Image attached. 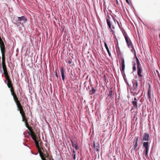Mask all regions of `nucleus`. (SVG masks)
<instances>
[{"instance_id": "nucleus-22", "label": "nucleus", "mask_w": 160, "mask_h": 160, "mask_svg": "<svg viewBox=\"0 0 160 160\" xmlns=\"http://www.w3.org/2000/svg\"><path fill=\"white\" fill-rule=\"evenodd\" d=\"M138 141V137H137L136 138V141L135 144L134 145V148H136L137 147Z\"/></svg>"}, {"instance_id": "nucleus-35", "label": "nucleus", "mask_w": 160, "mask_h": 160, "mask_svg": "<svg viewBox=\"0 0 160 160\" xmlns=\"http://www.w3.org/2000/svg\"><path fill=\"white\" fill-rule=\"evenodd\" d=\"M126 1V2L128 3L129 4V2L128 0H125Z\"/></svg>"}, {"instance_id": "nucleus-33", "label": "nucleus", "mask_w": 160, "mask_h": 160, "mask_svg": "<svg viewBox=\"0 0 160 160\" xmlns=\"http://www.w3.org/2000/svg\"><path fill=\"white\" fill-rule=\"evenodd\" d=\"M107 52L108 53L109 56H111V53L109 51H109H107Z\"/></svg>"}, {"instance_id": "nucleus-20", "label": "nucleus", "mask_w": 160, "mask_h": 160, "mask_svg": "<svg viewBox=\"0 0 160 160\" xmlns=\"http://www.w3.org/2000/svg\"><path fill=\"white\" fill-rule=\"evenodd\" d=\"M96 92L95 90L93 88H92V90L90 91V94L92 95L94 94Z\"/></svg>"}, {"instance_id": "nucleus-8", "label": "nucleus", "mask_w": 160, "mask_h": 160, "mask_svg": "<svg viewBox=\"0 0 160 160\" xmlns=\"http://www.w3.org/2000/svg\"><path fill=\"white\" fill-rule=\"evenodd\" d=\"M106 20H107V25L108 26L109 28H110V29L111 30L110 32H112V33H113V30L112 29V28L113 29H114L115 28L114 26L113 25H112L111 22L110 21V20L109 18H107L106 19Z\"/></svg>"}, {"instance_id": "nucleus-12", "label": "nucleus", "mask_w": 160, "mask_h": 160, "mask_svg": "<svg viewBox=\"0 0 160 160\" xmlns=\"http://www.w3.org/2000/svg\"><path fill=\"white\" fill-rule=\"evenodd\" d=\"M6 81H7V86L8 88L13 86L12 84V83L11 80L9 76L5 77Z\"/></svg>"}, {"instance_id": "nucleus-2", "label": "nucleus", "mask_w": 160, "mask_h": 160, "mask_svg": "<svg viewBox=\"0 0 160 160\" xmlns=\"http://www.w3.org/2000/svg\"><path fill=\"white\" fill-rule=\"evenodd\" d=\"M38 138L36 137L35 138V139H33L35 141L36 146L37 148L38 152L39 153L40 156L41 157L42 160H54L52 158V156L51 155H49L47 152L46 150V153L43 154L41 151H40V146L39 145V142L40 140H37Z\"/></svg>"}, {"instance_id": "nucleus-36", "label": "nucleus", "mask_w": 160, "mask_h": 160, "mask_svg": "<svg viewBox=\"0 0 160 160\" xmlns=\"http://www.w3.org/2000/svg\"><path fill=\"white\" fill-rule=\"evenodd\" d=\"M72 151H73V154H75V152L74 149H73Z\"/></svg>"}, {"instance_id": "nucleus-21", "label": "nucleus", "mask_w": 160, "mask_h": 160, "mask_svg": "<svg viewBox=\"0 0 160 160\" xmlns=\"http://www.w3.org/2000/svg\"><path fill=\"white\" fill-rule=\"evenodd\" d=\"M132 103L133 106V107H135V108L138 109V102H132Z\"/></svg>"}, {"instance_id": "nucleus-13", "label": "nucleus", "mask_w": 160, "mask_h": 160, "mask_svg": "<svg viewBox=\"0 0 160 160\" xmlns=\"http://www.w3.org/2000/svg\"><path fill=\"white\" fill-rule=\"evenodd\" d=\"M93 144V149L95 151H96L98 153L99 152V145L98 143L96 144L95 142H94Z\"/></svg>"}, {"instance_id": "nucleus-28", "label": "nucleus", "mask_w": 160, "mask_h": 160, "mask_svg": "<svg viewBox=\"0 0 160 160\" xmlns=\"http://www.w3.org/2000/svg\"><path fill=\"white\" fill-rule=\"evenodd\" d=\"M39 150H40V151H41L42 153H43L44 154L43 152H44V149L42 147H40Z\"/></svg>"}, {"instance_id": "nucleus-27", "label": "nucleus", "mask_w": 160, "mask_h": 160, "mask_svg": "<svg viewBox=\"0 0 160 160\" xmlns=\"http://www.w3.org/2000/svg\"><path fill=\"white\" fill-rule=\"evenodd\" d=\"M122 32L123 34V36H124V38H125L126 37H128L127 35V33L125 32V31H123Z\"/></svg>"}, {"instance_id": "nucleus-15", "label": "nucleus", "mask_w": 160, "mask_h": 160, "mask_svg": "<svg viewBox=\"0 0 160 160\" xmlns=\"http://www.w3.org/2000/svg\"><path fill=\"white\" fill-rule=\"evenodd\" d=\"M71 141L72 143V147L74 148L76 150H77L78 149V147L77 142L72 140H71Z\"/></svg>"}, {"instance_id": "nucleus-32", "label": "nucleus", "mask_w": 160, "mask_h": 160, "mask_svg": "<svg viewBox=\"0 0 160 160\" xmlns=\"http://www.w3.org/2000/svg\"><path fill=\"white\" fill-rule=\"evenodd\" d=\"M134 101H133L132 102H138V100L136 98H134Z\"/></svg>"}, {"instance_id": "nucleus-23", "label": "nucleus", "mask_w": 160, "mask_h": 160, "mask_svg": "<svg viewBox=\"0 0 160 160\" xmlns=\"http://www.w3.org/2000/svg\"><path fill=\"white\" fill-rule=\"evenodd\" d=\"M150 92H151V91H150V90H149L148 91V98L149 99L150 101V99H151V93H150Z\"/></svg>"}, {"instance_id": "nucleus-18", "label": "nucleus", "mask_w": 160, "mask_h": 160, "mask_svg": "<svg viewBox=\"0 0 160 160\" xmlns=\"http://www.w3.org/2000/svg\"><path fill=\"white\" fill-rule=\"evenodd\" d=\"M122 70H121V71L122 73H122H123L124 72L125 65L123 59H122Z\"/></svg>"}, {"instance_id": "nucleus-1", "label": "nucleus", "mask_w": 160, "mask_h": 160, "mask_svg": "<svg viewBox=\"0 0 160 160\" xmlns=\"http://www.w3.org/2000/svg\"><path fill=\"white\" fill-rule=\"evenodd\" d=\"M134 56L136 59V61H134L132 62L133 71H135L136 70V64L138 71L137 74L139 77V81L142 82L143 80V76L142 74V67L136 54Z\"/></svg>"}, {"instance_id": "nucleus-19", "label": "nucleus", "mask_w": 160, "mask_h": 160, "mask_svg": "<svg viewBox=\"0 0 160 160\" xmlns=\"http://www.w3.org/2000/svg\"><path fill=\"white\" fill-rule=\"evenodd\" d=\"M73 58L72 57H69V59H68L67 60L66 62L68 63L69 64H71L72 62V59Z\"/></svg>"}, {"instance_id": "nucleus-5", "label": "nucleus", "mask_w": 160, "mask_h": 160, "mask_svg": "<svg viewBox=\"0 0 160 160\" xmlns=\"http://www.w3.org/2000/svg\"><path fill=\"white\" fill-rule=\"evenodd\" d=\"M1 52L2 54V64H6L5 57V49L4 44L0 45Z\"/></svg>"}, {"instance_id": "nucleus-4", "label": "nucleus", "mask_w": 160, "mask_h": 160, "mask_svg": "<svg viewBox=\"0 0 160 160\" xmlns=\"http://www.w3.org/2000/svg\"><path fill=\"white\" fill-rule=\"evenodd\" d=\"M27 21V19L24 16L18 17L16 18L17 23L16 24L19 26V24H21L23 26V23H25Z\"/></svg>"}, {"instance_id": "nucleus-24", "label": "nucleus", "mask_w": 160, "mask_h": 160, "mask_svg": "<svg viewBox=\"0 0 160 160\" xmlns=\"http://www.w3.org/2000/svg\"><path fill=\"white\" fill-rule=\"evenodd\" d=\"M10 88V90L11 94L15 92V91H14V90L13 88V86H12L11 87H10V88Z\"/></svg>"}, {"instance_id": "nucleus-14", "label": "nucleus", "mask_w": 160, "mask_h": 160, "mask_svg": "<svg viewBox=\"0 0 160 160\" xmlns=\"http://www.w3.org/2000/svg\"><path fill=\"white\" fill-rule=\"evenodd\" d=\"M12 95L13 96V99L16 103V105H18L19 103H20V102L18 100V99L17 97L15 92L12 93Z\"/></svg>"}, {"instance_id": "nucleus-29", "label": "nucleus", "mask_w": 160, "mask_h": 160, "mask_svg": "<svg viewBox=\"0 0 160 160\" xmlns=\"http://www.w3.org/2000/svg\"><path fill=\"white\" fill-rule=\"evenodd\" d=\"M72 158L75 160L76 159V154H72Z\"/></svg>"}, {"instance_id": "nucleus-16", "label": "nucleus", "mask_w": 160, "mask_h": 160, "mask_svg": "<svg viewBox=\"0 0 160 160\" xmlns=\"http://www.w3.org/2000/svg\"><path fill=\"white\" fill-rule=\"evenodd\" d=\"M61 72L62 80L64 81L65 80V77L64 73V70L63 67H62L61 68Z\"/></svg>"}, {"instance_id": "nucleus-31", "label": "nucleus", "mask_w": 160, "mask_h": 160, "mask_svg": "<svg viewBox=\"0 0 160 160\" xmlns=\"http://www.w3.org/2000/svg\"><path fill=\"white\" fill-rule=\"evenodd\" d=\"M132 48V49L131 50V51L132 52H133V51H134V52H135V50H134V47H133V48Z\"/></svg>"}, {"instance_id": "nucleus-11", "label": "nucleus", "mask_w": 160, "mask_h": 160, "mask_svg": "<svg viewBox=\"0 0 160 160\" xmlns=\"http://www.w3.org/2000/svg\"><path fill=\"white\" fill-rule=\"evenodd\" d=\"M125 39L128 47L129 48H133V45L130 38L126 37Z\"/></svg>"}, {"instance_id": "nucleus-34", "label": "nucleus", "mask_w": 160, "mask_h": 160, "mask_svg": "<svg viewBox=\"0 0 160 160\" xmlns=\"http://www.w3.org/2000/svg\"><path fill=\"white\" fill-rule=\"evenodd\" d=\"M55 72L56 73V74H55L56 76L57 77V78H58V75L57 74V72L56 71V72L55 71Z\"/></svg>"}, {"instance_id": "nucleus-26", "label": "nucleus", "mask_w": 160, "mask_h": 160, "mask_svg": "<svg viewBox=\"0 0 160 160\" xmlns=\"http://www.w3.org/2000/svg\"><path fill=\"white\" fill-rule=\"evenodd\" d=\"M112 93H113V92L112 90L109 91V96H110L111 97H112Z\"/></svg>"}, {"instance_id": "nucleus-38", "label": "nucleus", "mask_w": 160, "mask_h": 160, "mask_svg": "<svg viewBox=\"0 0 160 160\" xmlns=\"http://www.w3.org/2000/svg\"><path fill=\"white\" fill-rule=\"evenodd\" d=\"M117 23H118V25L119 26V23L118 22H117Z\"/></svg>"}, {"instance_id": "nucleus-9", "label": "nucleus", "mask_w": 160, "mask_h": 160, "mask_svg": "<svg viewBox=\"0 0 160 160\" xmlns=\"http://www.w3.org/2000/svg\"><path fill=\"white\" fill-rule=\"evenodd\" d=\"M2 66L3 72V73L5 75V77L9 76L7 70V68L6 64H2Z\"/></svg>"}, {"instance_id": "nucleus-39", "label": "nucleus", "mask_w": 160, "mask_h": 160, "mask_svg": "<svg viewBox=\"0 0 160 160\" xmlns=\"http://www.w3.org/2000/svg\"><path fill=\"white\" fill-rule=\"evenodd\" d=\"M159 37H160V34L159 35Z\"/></svg>"}, {"instance_id": "nucleus-6", "label": "nucleus", "mask_w": 160, "mask_h": 160, "mask_svg": "<svg viewBox=\"0 0 160 160\" xmlns=\"http://www.w3.org/2000/svg\"><path fill=\"white\" fill-rule=\"evenodd\" d=\"M28 130H29L30 132H28V133L32 137V138L33 139H35V138H36V136L34 132H33L32 129V128L31 127L29 126L28 125V126H27L26 127Z\"/></svg>"}, {"instance_id": "nucleus-17", "label": "nucleus", "mask_w": 160, "mask_h": 160, "mask_svg": "<svg viewBox=\"0 0 160 160\" xmlns=\"http://www.w3.org/2000/svg\"><path fill=\"white\" fill-rule=\"evenodd\" d=\"M22 121H24L25 123L26 126L29 125L28 123V122L26 118L25 115L22 116Z\"/></svg>"}, {"instance_id": "nucleus-25", "label": "nucleus", "mask_w": 160, "mask_h": 160, "mask_svg": "<svg viewBox=\"0 0 160 160\" xmlns=\"http://www.w3.org/2000/svg\"><path fill=\"white\" fill-rule=\"evenodd\" d=\"M104 44L105 47L107 51H109V49L108 47V45H107L106 43L105 42L104 43Z\"/></svg>"}, {"instance_id": "nucleus-37", "label": "nucleus", "mask_w": 160, "mask_h": 160, "mask_svg": "<svg viewBox=\"0 0 160 160\" xmlns=\"http://www.w3.org/2000/svg\"><path fill=\"white\" fill-rule=\"evenodd\" d=\"M113 20H114V22H115V23H116V22H115V19H113Z\"/></svg>"}, {"instance_id": "nucleus-10", "label": "nucleus", "mask_w": 160, "mask_h": 160, "mask_svg": "<svg viewBox=\"0 0 160 160\" xmlns=\"http://www.w3.org/2000/svg\"><path fill=\"white\" fill-rule=\"evenodd\" d=\"M17 106L18 108V109L19 110L20 113L21 114V116H22L24 115H25V114L24 111L21 105V103L17 105Z\"/></svg>"}, {"instance_id": "nucleus-30", "label": "nucleus", "mask_w": 160, "mask_h": 160, "mask_svg": "<svg viewBox=\"0 0 160 160\" xmlns=\"http://www.w3.org/2000/svg\"><path fill=\"white\" fill-rule=\"evenodd\" d=\"M42 142L41 141V140H40V141L39 142V146L40 147V146L41 147V145H42Z\"/></svg>"}, {"instance_id": "nucleus-7", "label": "nucleus", "mask_w": 160, "mask_h": 160, "mask_svg": "<svg viewBox=\"0 0 160 160\" xmlns=\"http://www.w3.org/2000/svg\"><path fill=\"white\" fill-rule=\"evenodd\" d=\"M132 91L134 92L137 91L138 86V82L137 80H133L132 82Z\"/></svg>"}, {"instance_id": "nucleus-3", "label": "nucleus", "mask_w": 160, "mask_h": 160, "mask_svg": "<svg viewBox=\"0 0 160 160\" xmlns=\"http://www.w3.org/2000/svg\"><path fill=\"white\" fill-rule=\"evenodd\" d=\"M149 139V135L148 133H144L143 134L142 140L143 141H146L143 142V146L145 148L143 152L145 153V157L147 158L148 156V152L149 149V145L148 142Z\"/></svg>"}]
</instances>
